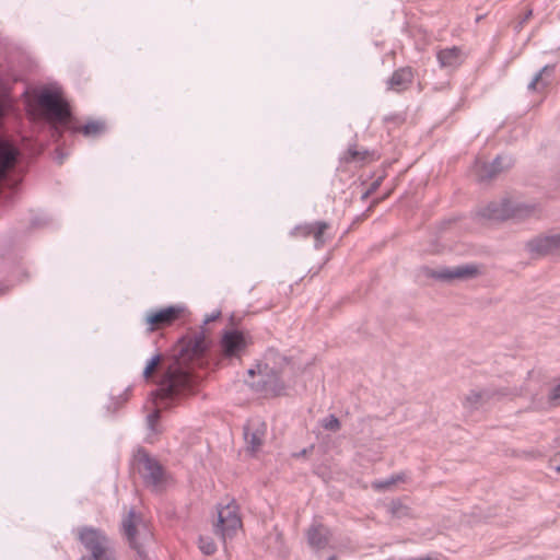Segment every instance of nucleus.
<instances>
[{
    "instance_id": "obj_1",
    "label": "nucleus",
    "mask_w": 560,
    "mask_h": 560,
    "mask_svg": "<svg viewBox=\"0 0 560 560\" xmlns=\"http://www.w3.org/2000/svg\"><path fill=\"white\" fill-rule=\"evenodd\" d=\"M207 349L208 342L203 336H197L182 342L178 357L167 369L156 393L154 399L156 410L148 417V422L152 429H154L160 417V409L164 407V400L192 390L195 380L190 370L205 364Z\"/></svg>"
},
{
    "instance_id": "obj_2",
    "label": "nucleus",
    "mask_w": 560,
    "mask_h": 560,
    "mask_svg": "<svg viewBox=\"0 0 560 560\" xmlns=\"http://www.w3.org/2000/svg\"><path fill=\"white\" fill-rule=\"evenodd\" d=\"M27 113L33 119H44L51 124L67 125L70 119L68 104L58 91L43 89L27 98Z\"/></svg>"
},
{
    "instance_id": "obj_3",
    "label": "nucleus",
    "mask_w": 560,
    "mask_h": 560,
    "mask_svg": "<svg viewBox=\"0 0 560 560\" xmlns=\"http://www.w3.org/2000/svg\"><path fill=\"white\" fill-rule=\"evenodd\" d=\"M131 467L154 491L163 490L170 482L163 467L142 448L135 453Z\"/></svg>"
},
{
    "instance_id": "obj_4",
    "label": "nucleus",
    "mask_w": 560,
    "mask_h": 560,
    "mask_svg": "<svg viewBox=\"0 0 560 560\" xmlns=\"http://www.w3.org/2000/svg\"><path fill=\"white\" fill-rule=\"evenodd\" d=\"M212 526L214 534L221 538L224 545L228 540L233 539L243 528L238 504L234 500H230L226 504H220Z\"/></svg>"
},
{
    "instance_id": "obj_5",
    "label": "nucleus",
    "mask_w": 560,
    "mask_h": 560,
    "mask_svg": "<svg viewBox=\"0 0 560 560\" xmlns=\"http://www.w3.org/2000/svg\"><path fill=\"white\" fill-rule=\"evenodd\" d=\"M185 312L179 305H170L162 308L151 310L143 317L148 332H154L172 326Z\"/></svg>"
},
{
    "instance_id": "obj_6",
    "label": "nucleus",
    "mask_w": 560,
    "mask_h": 560,
    "mask_svg": "<svg viewBox=\"0 0 560 560\" xmlns=\"http://www.w3.org/2000/svg\"><path fill=\"white\" fill-rule=\"evenodd\" d=\"M78 540L90 551V556H104L114 553L108 538L98 529L83 526L75 532Z\"/></svg>"
},
{
    "instance_id": "obj_7",
    "label": "nucleus",
    "mask_w": 560,
    "mask_h": 560,
    "mask_svg": "<svg viewBox=\"0 0 560 560\" xmlns=\"http://www.w3.org/2000/svg\"><path fill=\"white\" fill-rule=\"evenodd\" d=\"M248 345V337L236 329L223 331L219 343L220 352L224 358H240Z\"/></svg>"
},
{
    "instance_id": "obj_8",
    "label": "nucleus",
    "mask_w": 560,
    "mask_h": 560,
    "mask_svg": "<svg viewBox=\"0 0 560 560\" xmlns=\"http://www.w3.org/2000/svg\"><path fill=\"white\" fill-rule=\"evenodd\" d=\"M327 229L328 224L326 222L318 221L314 223L298 225L293 229L291 234L296 238H307L312 236L315 241V246L319 248L325 244L326 240L324 235Z\"/></svg>"
},
{
    "instance_id": "obj_9",
    "label": "nucleus",
    "mask_w": 560,
    "mask_h": 560,
    "mask_svg": "<svg viewBox=\"0 0 560 560\" xmlns=\"http://www.w3.org/2000/svg\"><path fill=\"white\" fill-rule=\"evenodd\" d=\"M267 424L260 419H252L245 428V439L252 452L258 451L264 444Z\"/></svg>"
},
{
    "instance_id": "obj_10",
    "label": "nucleus",
    "mask_w": 560,
    "mask_h": 560,
    "mask_svg": "<svg viewBox=\"0 0 560 560\" xmlns=\"http://www.w3.org/2000/svg\"><path fill=\"white\" fill-rule=\"evenodd\" d=\"M529 246L533 252L540 255L560 254V234L537 237Z\"/></svg>"
},
{
    "instance_id": "obj_11",
    "label": "nucleus",
    "mask_w": 560,
    "mask_h": 560,
    "mask_svg": "<svg viewBox=\"0 0 560 560\" xmlns=\"http://www.w3.org/2000/svg\"><path fill=\"white\" fill-rule=\"evenodd\" d=\"M436 59L441 68H458L465 60V55L459 47L453 46L440 49Z\"/></svg>"
},
{
    "instance_id": "obj_12",
    "label": "nucleus",
    "mask_w": 560,
    "mask_h": 560,
    "mask_svg": "<svg viewBox=\"0 0 560 560\" xmlns=\"http://www.w3.org/2000/svg\"><path fill=\"white\" fill-rule=\"evenodd\" d=\"M529 209L514 201H506L502 205V209H495L490 217L495 220H505L509 218H524Z\"/></svg>"
},
{
    "instance_id": "obj_13",
    "label": "nucleus",
    "mask_w": 560,
    "mask_h": 560,
    "mask_svg": "<svg viewBox=\"0 0 560 560\" xmlns=\"http://www.w3.org/2000/svg\"><path fill=\"white\" fill-rule=\"evenodd\" d=\"M413 80V71L411 68L406 67L396 70L390 77L388 84L389 89L396 92L408 89Z\"/></svg>"
},
{
    "instance_id": "obj_14",
    "label": "nucleus",
    "mask_w": 560,
    "mask_h": 560,
    "mask_svg": "<svg viewBox=\"0 0 560 560\" xmlns=\"http://www.w3.org/2000/svg\"><path fill=\"white\" fill-rule=\"evenodd\" d=\"M18 152L15 148L7 142H0V179L5 176L9 170L14 167Z\"/></svg>"
},
{
    "instance_id": "obj_15",
    "label": "nucleus",
    "mask_w": 560,
    "mask_h": 560,
    "mask_svg": "<svg viewBox=\"0 0 560 560\" xmlns=\"http://www.w3.org/2000/svg\"><path fill=\"white\" fill-rule=\"evenodd\" d=\"M307 537H308V542L313 547L320 549L327 545L328 539H329V532L326 527L318 525V526L312 527L308 530Z\"/></svg>"
},
{
    "instance_id": "obj_16",
    "label": "nucleus",
    "mask_w": 560,
    "mask_h": 560,
    "mask_svg": "<svg viewBox=\"0 0 560 560\" xmlns=\"http://www.w3.org/2000/svg\"><path fill=\"white\" fill-rule=\"evenodd\" d=\"M475 275H477V268L475 266L467 265L455 267L453 269H445L439 273V277L443 279H463L470 278Z\"/></svg>"
},
{
    "instance_id": "obj_17",
    "label": "nucleus",
    "mask_w": 560,
    "mask_h": 560,
    "mask_svg": "<svg viewBox=\"0 0 560 560\" xmlns=\"http://www.w3.org/2000/svg\"><path fill=\"white\" fill-rule=\"evenodd\" d=\"M140 523L139 517L132 512H130L127 518L122 522L124 532L130 544L133 546H136L138 526Z\"/></svg>"
},
{
    "instance_id": "obj_18",
    "label": "nucleus",
    "mask_w": 560,
    "mask_h": 560,
    "mask_svg": "<svg viewBox=\"0 0 560 560\" xmlns=\"http://www.w3.org/2000/svg\"><path fill=\"white\" fill-rule=\"evenodd\" d=\"M502 170L501 159H497L491 165L476 163V173L481 179L491 178Z\"/></svg>"
},
{
    "instance_id": "obj_19",
    "label": "nucleus",
    "mask_w": 560,
    "mask_h": 560,
    "mask_svg": "<svg viewBox=\"0 0 560 560\" xmlns=\"http://www.w3.org/2000/svg\"><path fill=\"white\" fill-rule=\"evenodd\" d=\"M74 131L81 132L84 136H97L104 131V125L100 121H89L85 125L73 127Z\"/></svg>"
},
{
    "instance_id": "obj_20",
    "label": "nucleus",
    "mask_w": 560,
    "mask_h": 560,
    "mask_svg": "<svg viewBox=\"0 0 560 560\" xmlns=\"http://www.w3.org/2000/svg\"><path fill=\"white\" fill-rule=\"evenodd\" d=\"M198 547L200 551L207 556L213 555L217 551V545L214 540L207 535H201L199 537Z\"/></svg>"
},
{
    "instance_id": "obj_21",
    "label": "nucleus",
    "mask_w": 560,
    "mask_h": 560,
    "mask_svg": "<svg viewBox=\"0 0 560 560\" xmlns=\"http://www.w3.org/2000/svg\"><path fill=\"white\" fill-rule=\"evenodd\" d=\"M161 363V357L160 355H155L153 357L147 364L144 371H143V375L147 380L151 378L152 375L155 373L156 369L159 368Z\"/></svg>"
},
{
    "instance_id": "obj_22",
    "label": "nucleus",
    "mask_w": 560,
    "mask_h": 560,
    "mask_svg": "<svg viewBox=\"0 0 560 560\" xmlns=\"http://www.w3.org/2000/svg\"><path fill=\"white\" fill-rule=\"evenodd\" d=\"M322 425L326 430L338 431L340 429V421L335 416H329L322 421Z\"/></svg>"
},
{
    "instance_id": "obj_23",
    "label": "nucleus",
    "mask_w": 560,
    "mask_h": 560,
    "mask_svg": "<svg viewBox=\"0 0 560 560\" xmlns=\"http://www.w3.org/2000/svg\"><path fill=\"white\" fill-rule=\"evenodd\" d=\"M404 478L401 476L393 477L386 481L383 482H375L374 488L375 489H387L393 485H396L398 481H402Z\"/></svg>"
},
{
    "instance_id": "obj_24",
    "label": "nucleus",
    "mask_w": 560,
    "mask_h": 560,
    "mask_svg": "<svg viewBox=\"0 0 560 560\" xmlns=\"http://www.w3.org/2000/svg\"><path fill=\"white\" fill-rule=\"evenodd\" d=\"M482 394L481 393H471L470 395H468L466 397V404L469 406V407H475L477 406L479 402L482 401Z\"/></svg>"
},
{
    "instance_id": "obj_25",
    "label": "nucleus",
    "mask_w": 560,
    "mask_h": 560,
    "mask_svg": "<svg viewBox=\"0 0 560 560\" xmlns=\"http://www.w3.org/2000/svg\"><path fill=\"white\" fill-rule=\"evenodd\" d=\"M549 400L553 405L560 404V382L550 390Z\"/></svg>"
},
{
    "instance_id": "obj_26",
    "label": "nucleus",
    "mask_w": 560,
    "mask_h": 560,
    "mask_svg": "<svg viewBox=\"0 0 560 560\" xmlns=\"http://www.w3.org/2000/svg\"><path fill=\"white\" fill-rule=\"evenodd\" d=\"M81 560H116L115 553H108L104 556H86L82 557Z\"/></svg>"
},
{
    "instance_id": "obj_27",
    "label": "nucleus",
    "mask_w": 560,
    "mask_h": 560,
    "mask_svg": "<svg viewBox=\"0 0 560 560\" xmlns=\"http://www.w3.org/2000/svg\"><path fill=\"white\" fill-rule=\"evenodd\" d=\"M550 467L560 474V452L555 454L550 459Z\"/></svg>"
},
{
    "instance_id": "obj_28",
    "label": "nucleus",
    "mask_w": 560,
    "mask_h": 560,
    "mask_svg": "<svg viewBox=\"0 0 560 560\" xmlns=\"http://www.w3.org/2000/svg\"><path fill=\"white\" fill-rule=\"evenodd\" d=\"M220 316H221V313H220V312H214V313H212L211 315H207V316H206L205 322H206V323L214 322V320H217Z\"/></svg>"
},
{
    "instance_id": "obj_29",
    "label": "nucleus",
    "mask_w": 560,
    "mask_h": 560,
    "mask_svg": "<svg viewBox=\"0 0 560 560\" xmlns=\"http://www.w3.org/2000/svg\"><path fill=\"white\" fill-rule=\"evenodd\" d=\"M349 155H350V160L351 161H357V160H360V159H363V155L358 152V151H349Z\"/></svg>"
},
{
    "instance_id": "obj_30",
    "label": "nucleus",
    "mask_w": 560,
    "mask_h": 560,
    "mask_svg": "<svg viewBox=\"0 0 560 560\" xmlns=\"http://www.w3.org/2000/svg\"><path fill=\"white\" fill-rule=\"evenodd\" d=\"M541 78V73H538L535 79L533 80V82L529 84V89L530 90H536L537 89V85H538V82Z\"/></svg>"
},
{
    "instance_id": "obj_31",
    "label": "nucleus",
    "mask_w": 560,
    "mask_h": 560,
    "mask_svg": "<svg viewBox=\"0 0 560 560\" xmlns=\"http://www.w3.org/2000/svg\"><path fill=\"white\" fill-rule=\"evenodd\" d=\"M5 112V103L4 101L0 100V117L4 114Z\"/></svg>"
},
{
    "instance_id": "obj_32",
    "label": "nucleus",
    "mask_w": 560,
    "mask_h": 560,
    "mask_svg": "<svg viewBox=\"0 0 560 560\" xmlns=\"http://www.w3.org/2000/svg\"><path fill=\"white\" fill-rule=\"evenodd\" d=\"M530 16H532V10H529V11L526 13V20H528Z\"/></svg>"
},
{
    "instance_id": "obj_33",
    "label": "nucleus",
    "mask_w": 560,
    "mask_h": 560,
    "mask_svg": "<svg viewBox=\"0 0 560 560\" xmlns=\"http://www.w3.org/2000/svg\"><path fill=\"white\" fill-rule=\"evenodd\" d=\"M248 373H249L250 375H253L255 372H254V370H249V371H248Z\"/></svg>"
}]
</instances>
